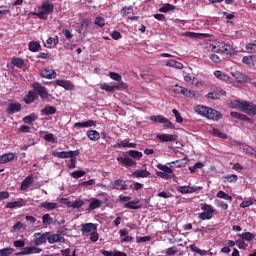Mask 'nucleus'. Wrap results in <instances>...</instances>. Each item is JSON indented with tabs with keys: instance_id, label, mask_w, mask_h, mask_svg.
I'll return each instance as SVG.
<instances>
[{
	"instance_id": "nucleus-1",
	"label": "nucleus",
	"mask_w": 256,
	"mask_h": 256,
	"mask_svg": "<svg viewBox=\"0 0 256 256\" xmlns=\"http://www.w3.org/2000/svg\"><path fill=\"white\" fill-rule=\"evenodd\" d=\"M228 106L231 109H237L238 111H242V113H247V115H256V105L249 101L230 100L228 101Z\"/></svg>"
},
{
	"instance_id": "nucleus-2",
	"label": "nucleus",
	"mask_w": 256,
	"mask_h": 256,
	"mask_svg": "<svg viewBox=\"0 0 256 256\" xmlns=\"http://www.w3.org/2000/svg\"><path fill=\"white\" fill-rule=\"evenodd\" d=\"M157 169L160 171L156 172L157 177H160L161 179H171V175H173V169H171L167 165L158 164L156 165Z\"/></svg>"
},
{
	"instance_id": "nucleus-3",
	"label": "nucleus",
	"mask_w": 256,
	"mask_h": 256,
	"mask_svg": "<svg viewBox=\"0 0 256 256\" xmlns=\"http://www.w3.org/2000/svg\"><path fill=\"white\" fill-rule=\"evenodd\" d=\"M32 87L35 93H37L42 99V101H45V99H49V90H47L45 86L41 85L39 82H34Z\"/></svg>"
},
{
	"instance_id": "nucleus-4",
	"label": "nucleus",
	"mask_w": 256,
	"mask_h": 256,
	"mask_svg": "<svg viewBox=\"0 0 256 256\" xmlns=\"http://www.w3.org/2000/svg\"><path fill=\"white\" fill-rule=\"evenodd\" d=\"M149 121H154V123H162L164 127H168L169 129H175V124H173L163 115H152L149 117Z\"/></svg>"
},
{
	"instance_id": "nucleus-5",
	"label": "nucleus",
	"mask_w": 256,
	"mask_h": 256,
	"mask_svg": "<svg viewBox=\"0 0 256 256\" xmlns=\"http://www.w3.org/2000/svg\"><path fill=\"white\" fill-rule=\"evenodd\" d=\"M52 155L58 159H69L70 157H77V155H79V151H53Z\"/></svg>"
},
{
	"instance_id": "nucleus-6",
	"label": "nucleus",
	"mask_w": 256,
	"mask_h": 256,
	"mask_svg": "<svg viewBox=\"0 0 256 256\" xmlns=\"http://www.w3.org/2000/svg\"><path fill=\"white\" fill-rule=\"evenodd\" d=\"M27 205V200L23 198H19L14 202H7L5 208L6 209H20V207H25Z\"/></svg>"
},
{
	"instance_id": "nucleus-7",
	"label": "nucleus",
	"mask_w": 256,
	"mask_h": 256,
	"mask_svg": "<svg viewBox=\"0 0 256 256\" xmlns=\"http://www.w3.org/2000/svg\"><path fill=\"white\" fill-rule=\"evenodd\" d=\"M21 103L19 102H11L8 104L6 108L7 115H15V113H19L21 111Z\"/></svg>"
},
{
	"instance_id": "nucleus-8",
	"label": "nucleus",
	"mask_w": 256,
	"mask_h": 256,
	"mask_svg": "<svg viewBox=\"0 0 256 256\" xmlns=\"http://www.w3.org/2000/svg\"><path fill=\"white\" fill-rule=\"evenodd\" d=\"M156 138L159 139L161 143H169L177 141L178 136L177 134H158Z\"/></svg>"
},
{
	"instance_id": "nucleus-9",
	"label": "nucleus",
	"mask_w": 256,
	"mask_h": 256,
	"mask_svg": "<svg viewBox=\"0 0 256 256\" xmlns=\"http://www.w3.org/2000/svg\"><path fill=\"white\" fill-rule=\"evenodd\" d=\"M35 253H41V248L37 246L24 247L23 250L16 253V255H33Z\"/></svg>"
},
{
	"instance_id": "nucleus-10",
	"label": "nucleus",
	"mask_w": 256,
	"mask_h": 256,
	"mask_svg": "<svg viewBox=\"0 0 256 256\" xmlns=\"http://www.w3.org/2000/svg\"><path fill=\"white\" fill-rule=\"evenodd\" d=\"M54 83L59 87H63V89H66V91H73V89H75V85H73L72 82L69 80L56 79Z\"/></svg>"
},
{
	"instance_id": "nucleus-11",
	"label": "nucleus",
	"mask_w": 256,
	"mask_h": 256,
	"mask_svg": "<svg viewBox=\"0 0 256 256\" xmlns=\"http://www.w3.org/2000/svg\"><path fill=\"white\" fill-rule=\"evenodd\" d=\"M49 235V232H46L44 234H41L39 232L34 234L35 237V245L39 246V245H44V243H47V237Z\"/></svg>"
},
{
	"instance_id": "nucleus-12",
	"label": "nucleus",
	"mask_w": 256,
	"mask_h": 256,
	"mask_svg": "<svg viewBox=\"0 0 256 256\" xmlns=\"http://www.w3.org/2000/svg\"><path fill=\"white\" fill-rule=\"evenodd\" d=\"M242 63H244V65H247L248 67H250V69H255V67H256V56L255 55L244 56L242 58Z\"/></svg>"
},
{
	"instance_id": "nucleus-13",
	"label": "nucleus",
	"mask_w": 256,
	"mask_h": 256,
	"mask_svg": "<svg viewBox=\"0 0 256 256\" xmlns=\"http://www.w3.org/2000/svg\"><path fill=\"white\" fill-rule=\"evenodd\" d=\"M223 115L219 113V111L213 109V108H208V112L206 114V119H212V121H219Z\"/></svg>"
},
{
	"instance_id": "nucleus-14",
	"label": "nucleus",
	"mask_w": 256,
	"mask_h": 256,
	"mask_svg": "<svg viewBox=\"0 0 256 256\" xmlns=\"http://www.w3.org/2000/svg\"><path fill=\"white\" fill-rule=\"evenodd\" d=\"M117 161L125 167H135V165H137V162L129 157H117Z\"/></svg>"
},
{
	"instance_id": "nucleus-15",
	"label": "nucleus",
	"mask_w": 256,
	"mask_h": 256,
	"mask_svg": "<svg viewBox=\"0 0 256 256\" xmlns=\"http://www.w3.org/2000/svg\"><path fill=\"white\" fill-rule=\"evenodd\" d=\"M40 77H43L44 79H55V77H57V72L53 69H43L40 72Z\"/></svg>"
},
{
	"instance_id": "nucleus-16",
	"label": "nucleus",
	"mask_w": 256,
	"mask_h": 256,
	"mask_svg": "<svg viewBox=\"0 0 256 256\" xmlns=\"http://www.w3.org/2000/svg\"><path fill=\"white\" fill-rule=\"evenodd\" d=\"M33 183H34L33 175L27 176V177L21 182V186H20L21 191H27V189H29V187H31V185H33Z\"/></svg>"
},
{
	"instance_id": "nucleus-17",
	"label": "nucleus",
	"mask_w": 256,
	"mask_h": 256,
	"mask_svg": "<svg viewBox=\"0 0 256 256\" xmlns=\"http://www.w3.org/2000/svg\"><path fill=\"white\" fill-rule=\"evenodd\" d=\"M41 209H46V211H55V209L59 208V204L56 202H47L44 201L40 203Z\"/></svg>"
},
{
	"instance_id": "nucleus-18",
	"label": "nucleus",
	"mask_w": 256,
	"mask_h": 256,
	"mask_svg": "<svg viewBox=\"0 0 256 256\" xmlns=\"http://www.w3.org/2000/svg\"><path fill=\"white\" fill-rule=\"evenodd\" d=\"M112 189H116V190H120V191H127V189H129V187L127 186V183L125 182V180H115L114 181V185L112 187Z\"/></svg>"
},
{
	"instance_id": "nucleus-19",
	"label": "nucleus",
	"mask_w": 256,
	"mask_h": 256,
	"mask_svg": "<svg viewBox=\"0 0 256 256\" xmlns=\"http://www.w3.org/2000/svg\"><path fill=\"white\" fill-rule=\"evenodd\" d=\"M63 239V236L60 234H51L48 232L47 241L50 243V245H53V243H61Z\"/></svg>"
},
{
	"instance_id": "nucleus-20",
	"label": "nucleus",
	"mask_w": 256,
	"mask_h": 256,
	"mask_svg": "<svg viewBox=\"0 0 256 256\" xmlns=\"http://www.w3.org/2000/svg\"><path fill=\"white\" fill-rule=\"evenodd\" d=\"M97 126V122H95L94 120H88L86 122H76L74 124L75 128L81 129V128H87V127H96Z\"/></svg>"
},
{
	"instance_id": "nucleus-21",
	"label": "nucleus",
	"mask_w": 256,
	"mask_h": 256,
	"mask_svg": "<svg viewBox=\"0 0 256 256\" xmlns=\"http://www.w3.org/2000/svg\"><path fill=\"white\" fill-rule=\"evenodd\" d=\"M151 172L147 170H136L131 174V177H135L136 179H145V177H149Z\"/></svg>"
},
{
	"instance_id": "nucleus-22",
	"label": "nucleus",
	"mask_w": 256,
	"mask_h": 256,
	"mask_svg": "<svg viewBox=\"0 0 256 256\" xmlns=\"http://www.w3.org/2000/svg\"><path fill=\"white\" fill-rule=\"evenodd\" d=\"M37 99V94L34 91H29L26 96H24L23 101L26 105H31Z\"/></svg>"
},
{
	"instance_id": "nucleus-23",
	"label": "nucleus",
	"mask_w": 256,
	"mask_h": 256,
	"mask_svg": "<svg viewBox=\"0 0 256 256\" xmlns=\"http://www.w3.org/2000/svg\"><path fill=\"white\" fill-rule=\"evenodd\" d=\"M15 159V154L13 153H6L3 155H0V165H3L5 163H11Z\"/></svg>"
},
{
	"instance_id": "nucleus-24",
	"label": "nucleus",
	"mask_w": 256,
	"mask_h": 256,
	"mask_svg": "<svg viewBox=\"0 0 256 256\" xmlns=\"http://www.w3.org/2000/svg\"><path fill=\"white\" fill-rule=\"evenodd\" d=\"M97 231V224L94 223H86L82 225V232L83 233H93Z\"/></svg>"
},
{
	"instance_id": "nucleus-25",
	"label": "nucleus",
	"mask_w": 256,
	"mask_h": 256,
	"mask_svg": "<svg viewBox=\"0 0 256 256\" xmlns=\"http://www.w3.org/2000/svg\"><path fill=\"white\" fill-rule=\"evenodd\" d=\"M41 10L44 13L51 15V13H53V11L55 10V5H53V3L43 2L41 6Z\"/></svg>"
},
{
	"instance_id": "nucleus-26",
	"label": "nucleus",
	"mask_w": 256,
	"mask_h": 256,
	"mask_svg": "<svg viewBox=\"0 0 256 256\" xmlns=\"http://www.w3.org/2000/svg\"><path fill=\"white\" fill-rule=\"evenodd\" d=\"M140 201L139 199L133 200V201H129L127 203L124 204L125 209H141V207H143V205L139 204Z\"/></svg>"
},
{
	"instance_id": "nucleus-27",
	"label": "nucleus",
	"mask_w": 256,
	"mask_h": 256,
	"mask_svg": "<svg viewBox=\"0 0 256 256\" xmlns=\"http://www.w3.org/2000/svg\"><path fill=\"white\" fill-rule=\"evenodd\" d=\"M102 205H103V201L97 198H92L88 207V211H94V209H99V207H101Z\"/></svg>"
},
{
	"instance_id": "nucleus-28",
	"label": "nucleus",
	"mask_w": 256,
	"mask_h": 256,
	"mask_svg": "<svg viewBox=\"0 0 256 256\" xmlns=\"http://www.w3.org/2000/svg\"><path fill=\"white\" fill-rule=\"evenodd\" d=\"M116 147H128L131 149H136L137 148V144L136 143H130V141L128 139L125 140H121L120 142H118L116 144Z\"/></svg>"
},
{
	"instance_id": "nucleus-29",
	"label": "nucleus",
	"mask_w": 256,
	"mask_h": 256,
	"mask_svg": "<svg viewBox=\"0 0 256 256\" xmlns=\"http://www.w3.org/2000/svg\"><path fill=\"white\" fill-rule=\"evenodd\" d=\"M196 113L201 115L202 117H207V113H209V107L203 105H197L195 108Z\"/></svg>"
},
{
	"instance_id": "nucleus-30",
	"label": "nucleus",
	"mask_w": 256,
	"mask_h": 256,
	"mask_svg": "<svg viewBox=\"0 0 256 256\" xmlns=\"http://www.w3.org/2000/svg\"><path fill=\"white\" fill-rule=\"evenodd\" d=\"M42 115H55L57 108L55 106L47 105L41 110Z\"/></svg>"
},
{
	"instance_id": "nucleus-31",
	"label": "nucleus",
	"mask_w": 256,
	"mask_h": 256,
	"mask_svg": "<svg viewBox=\"0 0 256 256\" xmlns=\"http://www.w3.org/2000/svg\"><path fill=\"white\" fill-rule=\"evenodd\" d=\"M87 137L90 141H99V139H101V134H99L97 130H89L87 132Z\"/></svg>"
},
{
	"instance_id": "nucleus-32",
	"label": "nucleus",
	"mask_w": 256,
	"mask_h": 256,
	"mask_svg": "<svg viewBox=\"0 0 256 256\" xmlns=\"http://www.w3.org/2000/svg\"><path fill=\"white\" fill-rule=\"evenodd\" d=\"M221 46L226 55H233V53H235V48H233V45L222 42Z\"/></svg>"
},
{
	"instance_id": "nucleus-33",
	"label": "nucleus",
	"mask_w": 256,
	"mask_h": 256,
	"mask_svg": "<svg viewBox=\"0 0 256 256\" xmlns=\"http://www.w3.org/2000/svg\"><path fill=\"white\" fill-rule=\"evenodd\" d=\"M28 49L32 53H37V51H39L41 49V44H39V42H37V41H31L28 44Z\"/></svg>"
},
{
	"instance_id": "nucleus-34",
	"label": "nucleus",
	"mask_w": 256,
	"mask_h": 256,
	"mask_svg": "<svg viewBox=\"0 0 256 256\" xmlns=\"http://www.w3.org/2000/svg\"><path fill=\"white\" fill-rule=\"evenodd\" d=\"M129 157L135 159L136 161H140L143 158V153L137 150H129L128 151Z\"/></svg>"
},
{
	"instance_id": "nucleus-35",
	"label": "nucleus",
	"mask_w": 256,
	"mask_h": 256,
	"mask_svg": "<svg viewBox=\"0 0 256 256\" xmlns=\"http://www.w3.org/2000/svg\"><path fill=\"white\" fill-rule=\"evenodd\" d=\"M177 9V6L165 3L160 9V13H169V11H175Z\"/></svg>"
},
{
	"instance_id": "nucleus-36",
	"label": "nucleus",
	"mask_w": 256,
	"mask_h": 256,
	"mask_svg": "<svg viewBox=\"0 0 256 256\" xmlns=\"http://www.w3.org/2000/svg\"><path fill=\"white\" fill-rule=\"evenodd\" d=\"M166 67H173V69H183V63L177 62L175 60H168L166 62Z\"/></svg>"
},
{
	"instance_id": "nucleus-37",
	"label": "nucleus",
	"mask_w": 256,
	"mask_h": 256,
	"mask_svg": "<svg viewBox=\"0 0 256 256\" xmlns=\"http://www.w3.org/2000/svg\"><path fill=\"white\" fill-rule=\"evenodd\" d=\"M100 89H102V91H106L107 93H115V85L111 86L107 83H102L99 85Z\"/></svg>"
},
{
	"instance_id": "nucleus-38",
	"label": "nucleus",
	"mask_w": 256,
	"mask_h": 256,
	"mask_svg": "<svg viewBox=\"0 0 256 256\" xmlns=\"http://www.w3.org/2000/svg\"><path fill=\"white\" fill-rule=\"evenodd\" d=\"M242 149L243 153H245V155H248V157H253V155H255V148H253L252 146L243 145Z\"/></svg>"
},
{
	"instance_id": "nucleus-39",
	"label": "nucleus",
	"mask_w": 256,
	"mask_h": 256,
	"mask_svg": "<svg viewBox=\"0 0 256 256\" xmlns=\"http://www.w3.org/2000/svg\"><path fill=\"white\" fill-rule=\"evenodd\" d=\"M230 115L234 119H240V121H249V117L247 115L241 114L239 112H231Z\"/></svg>"
},
{
	"instance_id": "nucleus-40",
	"label": "nucleus",
	"mask_w": 256,
	"mask_h": 256,
	"mask_svg": "<svg viewBox=\"0 0 256 256\" xmlns=\"http://www.w3.org/2000/svg\"><path fill=\"white\" fill-rule=\"evenodd\" d=\"M37 114L36 113H32V114H30V115H28V116H25L23 119H22V121H23V123H26V124H31V123H33V121H37Z\"/></svg>"
},
{
	"instance_id": "nucleus-41",
	"label": "nucleus",
	"mask_w": 256,
	"mask_h": 256,
	"mask_svg": "<svg viewBox=\"0 0 256 256\" xmlns=\"http://www.w3.org/2000/svg\"><path fill=\"white\" fill-rule=\"evenodd\" d=\"M214 76L220 81H227V79H229V76H227V74L223 73L221 70L214 71Z\"/></svg>"
},
{
	"instance_id": "nucleus-42",
	"label": "nucleus",
	"mask_w": 256,
	"mask_h": 256,
	"mask_svg": "<svg viewBox=\"0 0 256 256\" xmlns=\"http://www.w3.org/2000/svg\"><path fill=\"white\" fill-rule=\"evenodd\" d=\"M201 210L204 213H210V215H213V213H215V209H213V206L209 205V204H200Z\"/></svg>"
},
{
	"instance_id": "nucleus-43",
	"label": "nucleus",
	"mask_w": 256,
	"mask_h": 256,
	"mask_svg": "<svg viewBox=\"0 0 256 256\" xmlns=\"http://www.w3.org/2000/svg\"><path fill=\"white\" fill-rule=\"evenodd\" d=\"M85 205L83 200H76L74 202H68V207H72L73 209H81Z\"/></svg>"
},
{
	"instance_id": "nucleus-44",
	"label": "nucleus",
	"mask_w": 256,
	"mask_h": 256,
	"mask_svg": "<svg viewBox=\"0 0 256 256\" xmlns=\"http://www.w3.org/2000/svg\"><path fill=\"white\" fill-rule=\"evenodd\" d=\"M217 197L219 199H225V201H233V197L230 196L229 194L225 193V191L223 190H220L218 193H217Z\"/></svg>"
},
{
	"instance_id": "nucleus-45",
	"label": "nucleus",
	"mask_w": 256,
	"mask_h": 256,
	"mask_svg": "<svg viewBox=\"0 0 256 256\" xmlns=\"http://www.w3.org/2000/svg\"><path fill=\"white\" fill-rule=\"evenodd\" d=\"M42 223L43 225H53V217H51V215L49 214H44L42 216Z\"/></svg>"
},
{
	"instance_id": "nucleus-46",
	"label": "nucleus",
	"mask_w": 256,
	"mask_h": 256,
	"mask_svg": "<svg viewBox=\"0 0 256 256\" xmlns=\"http://www.w3.org/2000/svg\"><path fill=\"white\" fill-rule=\"evenodd\" d=\"M11 63L14 65V67H23L25 65V60L22 58H12Z\"/></svg>"
},
{
	"instance_id": "nucleus-47",
	"label": "nucleus",
	"mask_w": 256,
	"mask_h": 256,
	"mask_svg": "<svg viewBox=\"0 0 256 256\" xmlns=\"http://www.w3.org/2000/svg\"><path fill=\"white\" fill-rule=\"evenodd\" d=\"M86 174L87 172L83 170H76L71 173V177H73V179H81V177H85Z\"/></svg>"
},
{
	"instance_id": "nucleus-48",
	"label": "nucleus",
	"mask_w": 256,
	"mask_h": 256,
	"mask_svg": "<svg viewBox=\"0 0 256 256\" xmlns=\"http://www.w3.org/2000/svg\"><path fill=\"white\" fill-rule=\"evenodd\" d=\"M207 34L195 33V32H186L185 37H189L190 39H199V37H205Z\"/></svg>"
},
{
	"instance_id": "nucleus-49",
	"label": "nucleus",
	"mask_w": 256,
	"mask_h": 256,
	"mask_svg": "<svg viewBox=\"0 0 256 256\" xmlns=\"http://www.w3.org/2000/svg\"><path fill=\"white\" fill-rule=\"evenodd\" d=\"M115 91H121V89H129V86L127 83L123 82V80H120L117 82L116 85H114Z\"/></svg>"
},
{
	"instance_id": "nucleus-50",
	"label": "nucleus",
	"mask_w": 256,
	"mask_h": 256,
	"mask_svg": "<svg viewBox=\"0 0 256 256\" xmlns=\"http://www.w3.org/2000/svg\"><path fill=\"white\" fill-rule=\"evenodd\" d=\"M247 53H256V40L246 45Z\"/></svg>"
},
{
	"instance_id": "nucleus-51",
	"label": "nucleus",
	"mask_w": 256,
	"mask_h": 256,
	"mask_svg": "<svg viewBox=\"0 0 256 256\" xmlns=\"http://www.w3.org/2000/svg\"><path fill=\"white\" fill-rule=\"evenodd\" d=\"M205 165L202 162H197L195 165L189 167L190 173H196L197 169H203Z\"/></svg>"
},
{
	"instance_id": "nucleus-52",
	"label": "nucleus",
	"mask_w": 256,
	"mask_h": 256,
	"mask_svg": "<svg viewBox=\"0 0 256 256\" xmlns=\"http://www.w3.org/2000/svg\"><path fill=\"white\" fill-rule=\"evenodd\" d=\"M188 247L189 249H191V251H193V253H197L198 255H201V256L206 255V252L204 250L197 248L195 244H191Z\"/></svg>"
},
{
	"instance_id": "nucleus-53",
	"label": "nucleus",
	"mask_w": 256,
	"mask_h": 256,
	"mask_svg": "<svg viewBox=\"0 0 256 256\" xmlns=\"http://www.w3.org/2000/svg\"><path fill=\"white\" fill-rule=\"evenodd\" d=\"M172 113L176 119V123H183V116H181V113L177 109H173Z\"/></svg>"
},
{
	"instance_id": "nucleus-54",
	"label": "nucleus",
	"mask_w": 256,
	"mask_h": 256,
	"mask_svg": "<svg viewBox=\"0 0 256 256\" xmlns=\"http://www.w3.org/2000/svg\"><path fill=\"white\" fill-rule=\"evenodd\" d=\"M237 179H238V177L235 174L224 176L225 183H235V181H237Z\"/></svg>"
},
{
	"instance_id": "nucleus-55",
	"label": "nucleus",
	"mask_w": 256,
	"mask_h": 256,
	"mask_svg": "<svg viewBox=\"0 0 256 256\" xmlns=\"http://www.w3.org/2000/svg\"><path fill=\"white\" fill-rule=\"evenodd\" d=\"M165 253L168 256H170V255H177V253H179V248H177L176 246H172V247L166 249Z\"/></svg>"
},
{
	"instance_id": "nucleus-56",
	"label": "nucleus",
	"mask_w": 256,
	"mask_h": 256,
	"mask_svg": "<svg viewBox=\"0 0 256 256\" xmlns=\"http://www.w3.org/2000/svg\"><path fill=\"white\" fill-rule=\"evenodd\" d=\"M199 219H201V221L213 219V214H210L209 212H202L199 214Z\"/></svg>"
},
{
	"instance_id": "nucleus-57",
	"label": "nucleus",
	"mask_w": 256,
	"mask_h": 256,
	"mask_svg": "<svg viewBox=\"0 0 256 256\" xmlns=\"http://www.w3.org/2000/svg\"><path fill=\"white\" fill-rule=\"evenodd\" d=\"M241 239H244L245 241H252V239H255V235L251 232H244L241 234Z\"/></svg>"
},
{
	"instance_id": "nucleus-58",
	"label": "nucleus",
	"mask_w": 256,
	"mask_h": 256,
	"mask_svg": "<svg viewBox=\"0 0 256 256\" xmlns=\"http://www.w3.org/2000/svg\"><path fill=\"white\" fill-rule=\"evenodd\" d=\"M182 95H184V97H189L190 99H193V97H195V91L184 88L182 91Z\"/></svg>"
},
{
	"instance_id": "nucleus-59",
	"label": "nucleus",
	"mask_w": 256,
	"mask_h": 256,
	"mask_svg": "<svg viewBox=\"0 0 256 256\" xmlns=\"http://www.w3.org/2000/svg\"><path fill=\"white\" fill-rule=\"evenodd\" d=\"M182 95H184V97H189L190 99H193V97H195V91L184 88L182 91Z\"/></svg>"
},
{
	"instance_id": "nucleus-60",
	"label": "nucleus",
	"mask_w": 256,
	"mask_h": 256,
	"mask_svg": "<svg viewBox=\"0 0 256 256\" xmlns=\"http://www.w3.org/2000/svg\"><path fill=\"white\" fill-rule=\"evenodd\" d=\"M15 251L13 248H3L0 250V256H9Z\"/></svg>"
},
{
	"instance_id": "nucleus-61",
	"label": "nucleus",
	"mask_w": 256,
	"mask_h": 256,
	"mask_svg": "<svg viewBox=\"0 0 256 256\" xmlns=\"http://www.w3.org/2000/svg\"><path fill=\"white\" fill-rule=\"evenodd\" d=\"M108 76L110 77V79H113V81H117V82L123 79L121 74L117 72H109Z\"/></svg>"
},
{
	"instance_id": "nucleus-62",
	"label": "nucleus",
	"mask_w": 256,
	"mask_h": 256,
	"mask_svg": "<svg viewBox=\"0 0 256 256\" xmlns=\"http://www.w3.org/2000/svg\"><path fill=\"white\" fill-rule=\"evenodd\" d=\"M210 60H212L213 63H216V65L221 64V56H219L218 54H210Z\"/></svg>"
},
{
	"instance_id": "nucleus-63",
	"label": "nucleus",
	"mask_w": 256,
	"mask_h": 256,
	"mask_svg": "<svg viewBox=\"0 0 256 256\" xmlns=\"http://www.w3.org/2000/svg\"><path fill=\"white\" fill-rule=\"evenodd\" d=\"M68 169H75L77 167V158L72 156L69 158Z\"/></svg>"
},
{
	"instance_id": "nucleus-64",
	"label": "nucleus",
	"mask_w": 256,
	"mask_h": 256,
	"mask_svg": "<svg viewBox=\"0 0 256 256\" xmlns=\"http://www.w3.org/2000/svg\"><path fill=\"white\" fill-rule=\"evenodd\" d=\"M44 140L48 141V143H56L55 135H53V133L45 134Z\"/></svg>"
}]
</instances>
